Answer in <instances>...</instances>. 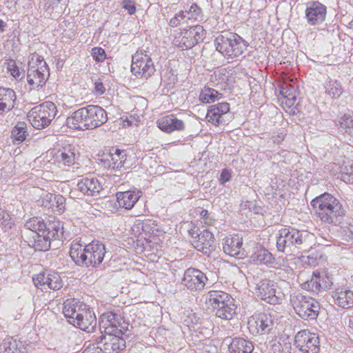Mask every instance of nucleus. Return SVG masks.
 Returning <instances> with one entry per match:
<instances>
[{
	"label": "nucleus",
	"instance_id": "nucleus-24",
	"mask_svg": "<svg viewBox=\"0 0 353 353\" xmlns=\"http://www.w3.org/2000/svg\"><path fill=\"white\" fill-rule=\"evenodd\" d=\"M242 245V238L239 237L238 235H234L232 236H227L224 239L223 249L225 254L231 256L241 259L245 255Z\"/></svg>",
	"mask_w": 353,
	"mask_h": 353
},
{
	"label": "nucleus",
	"instance_id": "nucleus-27",
	"mask_svg": "<svg viewBox=\"0 0 353 353\" xmlns=\"http://www.w3.org/2000/svg\"><path fill=\"white\" fill-rule=\"evenodd\" d=\"M214 243V235L208 230L200 232L198 239L192 243L194 247L204 254H210L213 250Z\"/></svg>",
	"mask_w": 353,
	"mask_h": 353
},
{
	"label": "nucleus",
	"instance_id": "nucleus-46",
	"mask_svg": "<svg viewBox=\"0 0 353 353\" xmlns=\"http://www.w3.org/2000/svg\"><path fill=\"white\" fill-rule=\"evenodd\" d=\"M188 21L187 15L185 14V10L183 8L180 12L176 13L173 17L170 19L169 25L175 28L183 23H185Z\"/></svg>",
	"mask_w": 353,
	"mask_h": 353
},
{
	"label": "nucleus",
	"instance_id": "nucleus-15",
	"mask_svg": "<svg viewBox=\"0 0 353 353\" xmlns=\"http://www.w3.org/2000/svg\"><path fill=\"white\" fill-rule=\"evenodd\" d=\"M327 7L319 1H310L305 4V17L310 26H319L325 20Z\"/></svg>",
	"mask_w": 353,
	"mask_h": 353
},
{
	"label": "nucleus",
	"instance_id": "nucleus-18",
	"mask_svg": "<svg viewBox=\"0 0 353 353\" xmlns=\"http://www.w3.org/2000/svg\"><path fill=\"white\" fill-rule=\"evenodd\" d=\"M97 340L104 353H119L125 347V341L121 334H105Z\"/></svg>",
	"mask_w": 353,
	"mask_h": 353
},
{
	"label": "nucleus",
	"instance_id": "nucleus-4",
	"mask_svg": "<svg viewBox=\"0 0 353 353\" xmlns=\"http://www.w3.org/2000/svg\"><path fill=\"white\" fill-rule=\"evenodd\" d=\"M63 313L68 321L73 325L87 332H92L97 325L94 313L87 308L85 304L73 300L64 303Z\"/></svg>",
	"mask_w": 353,
	"mask_h": 353
},
{
	"label": "nucleus",
	"instance_id": "nucleus-50",
	"mask_svg": "<svg viewBox=\"0 0 353 353\" xmlns=\"http://www.w3.org/2000/svg\"><path fill=\"white\" fill-rule=\"evenodd\" d=\"M92 55L97 62H102L106 58V53L102 48L94 47L92 49Z\"/></svg>",
	"mask_w": 353,
	"mask_h": 353
},
{
	"label": "nucleus",
	"instance_id": "nucleus-7",
	"mask_svg": "<svg viewBox=\"0 0 353 353\" xmlns=\"http://www.w3.org/2000/svg\"><path fill=\"white\" fill-rule=\"evenodd\" d=\"M57 106L52 101H46L32 108L28 118L34 128L41 129L48 126L57 114Z\"/></svg>",
	"mask_w": 353,
	"mask_h": 353
},
{
	"label": "nucleus",
	"instance_id": "nucleus-59",
	"mask_svg": "<svg viewBox=\"0 0 353 353\" xmlns=\"http://www.w3.org/2000/svg\"><path fill=\"white\" fill-rule=\"evenodd\" d=\"M285 135L283 133H278L276 135L273 136V141L277 144H280L284 140Z\"/></svg>",
	"mask_w": 353,
	"mask_h": 353
},
{
	"label": "nucleus",
	"instance_id": "nucleus-48",
	"mask_svg": "<svg viewBox=\"0 0 353 353\" xmlns=\"http://www.w3.org/2000/svg\"><path fill=\"white\" fill-rule=\"evenodd\" d=\"M17 349L16 341H12L10 339L4 340L3 342L0 344V353H14V350Z\"/></svg>",
	"mask_w": 353,
	"mask_h": 353
},
{
	"label": "nucleus",
	"instance_id": "nucleus-31",
	"mask_svg": "<svg viewBox=\"0 0 353 353\" xmlns=\"http://www.w3.org/2000/svg\"><path fill=\"white\" fill-rule=\"evenodd\" d=\"M228 350L230 353H257L252 343L243 338L232 339Z\"/></svg>",
	"mask_w": 353,
	"mask_h": 353
},
{
	"label": "nucleus",
	"instance_id": "nucleus-25",
	"mask_svg": "<svg viewBox=\"0 0 353 353\" xmlns=\"http://www.w3.org/2000/svg\"><path fill=\"white\" fill-rule=\"evenodd\" d=\"M230 111V104L227 102L218 103L217 104L209 106L206 114V119L208 122L214 125L218 126L223 121L222 116Z\"/></svg>",
	"mask_w": 353,
	"mask_h": 353
},
{
	"label": "nucleus",
	"instance_id": "nucleus-10",
	"mask_svg": "<svg viewBox=\"0 0 353 353\" xmlns=\"http://www.w3.org/2000/svg\"><path fill=\"white\" fill-rule=\"evenodd\" d=\"M275 320L269 312L254 314L248 320V329L253 335L267 334L273 330Z\"/></svg>",
	"mask_w": 353,
	"mask_h": 353
},
{
	"label": "nucleus",
	"instance_id": "nucleus-62",
	"mask_svg": "<svg viewBox=\"0 0 353 353\" xmlns=\"http://www.w3.org/2000/svg\"><path fill=\"white\" fill-rule=\"evenodd\" d=\"M200 214H201V216L203 218L205 219V218H206V216H208V210H202L201 211Z\"/></svg>",
	"mask_w": 353,
	"mask_h": 353
},
{
	"label": "nucleus",
	"instance_id": "nucleus-3",
	"mask_svg": "<svg viewBox=\"0 0 353 353\" xmlns=\"http://www.w3.org/2000/svg\"><path fill=\"white\" fill-rule=\"evenodd\" d=\"M318 217L324 223L335 225L341 223L345 210L340 201L329 193H323L311 201Z\"/></svg>",
	"mask_w": 353,
	"mask_h": 353
},
{
	"label": "nucleus",
	"instance_id": "nucleus-45",
	"mask_svg": "<svg viewBox=\"0 0 353 353\" xmlns=\"http://www.w3.org/2000/svg\"><path fill=\"white\" fill-rule=\"evenodd\" d=\"M54 197L55 194L45 192L37 202L38 205L43 206L48 209L52 208L54 207Z\"/></svg>",
	"mask_w": 353,
	"mask_h": 353
},
{
	"label": "nucleus",
	"instance_id": "nucleus-9",
	"mask_svg": "<svg viewBox=\"0 0 353 353\" xmlns=\"http://www.w3.org/2000/svg\"><path fill=\"white\" fill-rule=\"evenodd\" d=\"M131 71L139 79H148L155 71L154 62L150 55L143 50H138L132 57Z\"/></svg>",
	"mask_w": 353,
	"mask_h": 353
},
{
	"label": "nucleus",
	"instance_id": "nucleus-60",
	"mask_svg": "<svg viewBox=\"0 0 353 353\" xmlns=\"http://www.w3.org/2000/svg\"><path fill=\"white\" fill-rule=\"evenodd\" d=\"M119 160H120L119 158L116 157V154L114 152L113 154H112V163L110 165V167L112 168L113 170H117L116 168V166H114V165H116L117 164V163L119 162Z\"/></svg>",
	"mask_w": 353,
	"mask_h": 353
},
{
	"label": "nucleus",
	"instance_id": "nucleus-43",
	"mask_svg": "<svg viewBox=\"0 0 353 353\" xmlns=\"http://www.w3.org/2000/svg\"><path fill=\"white\" fill-rule=\"evenodd\" d=\"M43 226L44 225V221L40 220L37 217H33L30 219L24 224V228L26 230L23 234L28 235H32V232H41Z\"/></svg>",
	"mask_w": 353,
	"mask_h": 353
},
{
	"label": "nucleus",
	"instance_id": "nucleus-30",
	"mask_svg": "<svg viewBox=\"0 0 353 353\" xmlns=\"http://www.w3.org/2000/svg\"><path fill=\"white\" fill-rule=\"evenodd\" d=\"M334 303L343 308L353 306V292L343 288H337L332 294Z\"/></svg>",
	"mask_w": 353,
	"mask_h": 353
},
{
	"label": "nucleus",
	"instance_id": "nucleus-56",
	"mask_svg": "<svg viewBox=\"0 0 353 353\" xmlns=\"http://www.w3.org/2000/svg\"><path fill=\"white\" fill-rule=\"evenodd\" d=\"M94 90L97 94L99 95L103 94L105 91V88L101 82H95Z\"/></svg>",
	"mask_w": 353,
	"mask_h": 353
},
{
	"label": "nucleus",
	"instance_id": "nucleus-29",
	"mask_svg": "<svg viewBox=\"0 0 353 353\" xmlns=\"http://www.w3.org/2000/svg\"><path fill=\"white\" fill-rule=\"evenodd\" d=\"M89 121L90 129L101 126L108 120L106 112L99 105H90Z\"/></svg>",
	"mask_w": 353,
	"mask_h": 353
},
{
	"label": "nucleus",
	"instance_id": "nucleus-63",
	"mask_svg": "<svg viewBox=\"0 0 353 353\" xmlns=\"http://www.w3.org/2000/svg\"><path fill=\"white\" fill-rule=\"evenodd\" d=\"M350 325L351 327H353V316L352 319H350Z\"/></svg>",
	"mask_w": 353,
	"mask_h": 353
},
{
	"label": "nucleus",
	"instance_id": "nucleus-5",
	"mask_svg": "<svg viewBox=\"0 0 353 353\" xmlns=\"http://www.w3.org/2000/svg\"><path fill=\"white\" fill-rule=\"evenodd\" d=\"M216 50L227 59L241 56L249 46L248 41L234 32H226L219 35L214 40Z\"/></svg>",
	"mask_w": 353,
	"mask_h": 353
},
{
	"label": "nucleus",
	"instance_id": "nucleus-12",
	"mask_svg": "<svg viewBox=\"0 0 353 353\" xmlns=\"http://www.w3.org/2000/svg\"><path fill=\"white\" fill-rule=\"evenodd\" d=\"M256 294L261 299L270 304H277L284 296L276 283L269 279H263L257 284Z\"/></svg>",
	"mask_w": 353,
	"mask_h": 353
},
{
	"label": "nucleus",
	"instance_id": "nucleus-34",
	"mask_svg": "<svg viewBox=\"0 0 353 353\" xmlns=\"http://www.w3.org/2000/svg\"><path fill=\"white\" fill-rule=\"evenodd\" d=\"M55 159L58 163L65 166L73 165L75 162L74 148L69 145L59 150L55 154Z\"/></svg>",
	"mask_w": 353,
	"mask_h": 353
},
{
	"label": "nucleus",
	"instance_id": "nucleus-11",
	"mask_svg": "<svg viewBox=\"0 0 353 353\" xmlns=\"http://www.w3.org/2000/svg\"><path fill=\"white\" fill-rule=\"evenodd\" d=\"M294 345L303 353H319L320 351L319 336L308 330H303L296 333Z\"/></svg>",
	"mask_w": 353,
	"mask_h": 353
},
{
	"label": "nucleus",
	"instance_id": "nucleus-6",
	"mask_svg": "<svg viewBox=\"0 0 353 353\" xmlns=\"http://www.w3.org/2000/svg\"><path fill=\"white\" fill-rule=\"evenodd\" d=\"M49 76V69L43 57L36 52L30 54L27 81L30 90L42 87Z\"/></svg>",
	"mask_w": 353,
	"mask_h": 353
},
{
	"label": "nucleus",
	"instance_id": "nucleus-23",
	"mask_svg": "<svg viewBox=\"0 0 353 353\" xmlns=\"http://www.w3.org/2000/svg\"><path fill=\"white\" fill-rule=\"evenodd\" d=\"M75 190L81 195L96 196L102 190V186L97 178L85 177L78 181Z\"/></svg>",
	"mask_w": 353,
	"mask_h": 353
},
{
	"label": "nucleus",
	"instance_id": "nucleus-33",
	"mask_svg": "<svg viewBox=\"0 0 353 353\" xmlns=\"http://www.w3.org/2000/svg\"><path fill=\"white\" fill-rule=\"evenodd\" d=\"M236 308L234 299L232 297L230 301L226 300L223 305L215 310V315L221 319L230 320L236 314Z\"/></svg>",
	"mask_w": 353,
	"mask_h": 353
},
{
	"label": "nucleus",
	"instance_id": "nucleus-8",
	"mask_svg": "<svg viewBox=\"0 0 353 353\" xmlns=\"http://www.w3.org/2000/svg\"><path fill=\"white\" fill-rule=\"evenodd\" d=\"M99 327L105 334L121 335L128 330V323L124 320L120 310L117 309L102 314L99 318Z\"/></svg>",
	"mask_w": 353,
	"mask_h": 353
},
{
	"label": "nucleus",
	"instance_id": "nucleus-44",
	"mask_svg": "<svg viewBox=\"0 0 353 353\" xmlns=\"http://www.w3.org/2000/svg\"><path fill=\"white\" fill-rule=\"evenodd\" d=\"M341 179L345 183H353V166L350 161L344 162L339 167Z\"/></svg>",
	"mask_w": 353,
	"mask_h": 353
},
{
	"label": "nucleus",
	"instance_id": "nucleus-21",
	"mask_svg": "<svg viewBox=\"0 0 353 353\" xmlns=\"http://www.w3.org/2000/svg\"><path fill=\"white\" fill-rule=\"evenodd\" d=\"M24 244L37 251H47L50 248L51 240L42 232H32V235L22 234Z\"/></svg>",
	"mask_w": 353,
	"mask_h": 353
},
{
	"label": "nucleus",
	"instance_id": "nucleus-14",
	"mask_svg": "<svg viewBox=\"0 0 353 353\" xmlns=\"http://www.w3.org/2000/svg\"><path fill=\"white\" fill-rule=\"evenodd\" d=\"M208 279L200 270L190 268L187 269L182 279V284L191 292H200L205 288Z\"/></svg>",
	"mask_w": 353,
	"mask_h": 353
},
{
	"label": "nucleus",
	"instance_id": "nucleus-58",
	"mask_svg": "<svg viewBox=\"0 0 353 353\" xmlns=\"http://www.w3.org/2000/svg\"><path fill=\"white\" fill-rule=\"evenodd\" d=\"M188 232L190 236L196 240L199 236L201 231L199 228L194 227V228L190 229Z\"/></svg>",
	"mask_w": 353,
	"mask_h": 353
},
{
	"label": "nucleus",
	"instance_id": "nucleus-57",
	"mask_svg": "<svg viewBox=\"0 0 353 353\" xmlns=\"http://www.w3.org/2000/svg\"><path fill=\"white\" fill-rule=\"evenodd\" d=\"M9 220V214L0 209V225H6V222Z\"/></svg>",
	"mask_w": 353,
	"mask_h": 353
},
{
	"label": "nucleus",
	"instance_id": "nucleus-42",
	"mask_svg": "<svg viewBox=\"0 0 353 353\" xmlns=\"http://www.w3.org/2000/svg\"><path fill=\"white\" fill-rule=\"evenodd\" d=\"M340 131L353 134V116L344 114L336 123Z\"/></svg>",
	"mask_w": 353,
	"mask_h": 353
},
{
	"label": "nucleus",
	"instance_id": "nucleus-51",
	"mask_svg": "<svg viewBox=\"0 0 353 353\" xmlns=\"http://www.w3.org/2000/svg\"><path fill=\"white\" fill-rule=\"evenodd\" d=\"M82 353H104L102 347L98 344V340L95 343H89L84 345V349Z\"/></svg>",
	"mask_w": 353,
	"mask_h": 353
},
{
	"label": "nucleus",
	"instance_id": "nucleus-20",
	"mask_svg": "<svg viewBox=\"0 0 353 353\" xmlns=\"http://www.w3.org/2000/svg\"><path fill=\"white\" fill-rule=\"evenodd\" d=\"M332 285V279L325 272H314L310 281L303 285V288L313 293L329 290Z\"/></svg>",
	"mask_w": 353,
	"mask_h": 353
},
{
	"label": "nucleus",
	"instance_id": "nucleus-19",
	"mask_svg": "<svg viewBox=\"0 0 353 353\" xmlns=\"http://www.w3.org/2000/svg\"><path fill=\"white\" fill-rule=\"evenodd\" d=\"M205 31L203 26L196 25L190 27L189 29L182 32V37L179 42V47L182 50H188L193 48L199 41L203 39Z\"/></svg>",
	"mask_w": 353,
	"mask_h": 353
},
{
	"label": "nucleus",
	"instance_id": "nucleus-39",
	"mask_svg": "<svg viewBox=\"0 0 353 353\" xmlns=\"http://www.w3.org/2000/svg\"><path fill=\"white\" fill-rule=\"evenodd\" d=\"M325 93L332 99H338L343 92L341 83L335 79H330L324 84Z\"/></svg>",
	"mask_w": 353,
	"mask_h": 353
},
{
	"label": "nucleus",
	"instance_id": "nucleus-13",
	"mask_svg": "<svg viewBox=\"0 0 353 353\" xmlns=\"http://www.w3.org/2000/svg\"><path fill=\"white\" fill-rule=\"evenodd\" d=\"M294 309L297 314L305 320L315 319L320 310L319 303L311 297L297 295Z\"/></svg>",
	"mask_w": 353,
	"mask_h": 353
},
{
	"label": "nucleus",
	"instance_id": "nucleus-40",
	"mask_svg": "<svg viewBox=\"0 0 353 353\" xmlns=\"http://www.w3.org/2000/svg\"><path fill=\"white\" fill-rule=\"evenodd\" d=\"M223 97V94L210 87L205 86L201 91L199 99L203 103H214Z\"/></svg>",
	"mask_w": 353,
	"mask_h": 353
},
{
	"label": "nucleus",
	"instance_id": "nucleus-49",
	"mask_svg": "<svg viewBox=\"0 0 353 353\" xmlns=\"http://www.w3.org/2000/svg\"><path fill=\"white\" fill-rule=\"evenodd\" d=\"M7 68L10 74L16 79H21L24 75V70H20L14 60H9L7 63Z\"/></svg>",
	"mask_w": 353,
	"mask_h": 353
},
{
	"label": "nucleus",
	"instance_id": "nucleus-2",
	"mask_svg": "<svg viewBox=\"0 0 353 353\" xmlns=\"http://www.w3.org/2000/svg\"><path fill=\"white\" fill-rule=\"evenodd\" d=\"M313 234L307 230H299L293 227H285L279 230L276 248L280 252L292 254L299 250L307 251L312 248Z\"/></svg>",
	"mask_w": 353,
	"mask_h": 353
},
{
	"label": "nucleus",
	"instance_id": "nucleus-64",
	"mask_svg": "<svg viewBox=\"0 0 353 353\" xmlns=\"http://www.w3.org/2000/svg\"><path fill=\"white\" fill-rule=\"evenodd\" d=\"M281 346V345L279 343L278 345H276L275 347H278L279 350H280V347Z\"/></svg>",
	"mask_w": 353,
	"mask_h": 353
},
{
	"label": "nucleus",
	"instance_id": "nucleus-53",
	"mask_svg": "<svg viewBox=\"0 0 353 353\" xmlns=\"http://www.w3.org/2000/svg\"><path fill=\"white\" fill-rule=\"evenodd\" d=\"M121 5L130 14H133L136 11L135 3L132 0H123Z\"/></svg>",
	"mask_w": 353,
	"mask_h": 353
},
{
	"label": "nucleus",
	"instance_id": "nucleus-17",
	"mask_svg": "<svg viewBox=\"0 0 353 353\" xmlns=\"http://www.w3.org/2000/svg\"><path fill=\"white\" fill-rule=\"evenodd\" d=\"M33 283L37 288L41 290L47 288L57 290L63 286V281L59 274L51 272H43L32 278Z\"/></svg>",
	"mask_w": 353,
	"mask_h": 353
},
{
	"label": "nucleus",
	"instance_id": "nucleus-1",
	"mask_svg": "<svg viewBox=\"0 0 353 353\" xmlns=\"http://www.w3.org/2000/svg\"><path fill=\"white\" fill-rule=\"evenodd\" d=\"M105 253V245L98 240L86 243L77 238L70 244V256L76 265L81 267H99Z\"/></svg>",
	"mask_w": 353,
	"mask_h": 353
},
{
	"label": "nucleus",
	"instance_id": "nucleus-41",
	"mask_svg": "<svg viewBox=\"0 0 353 353\" xmlns=\"http://www.w3.org/2000/svg\"><path fill=\"white\" fill-rule=\"evenodd\" d=\"M183 8L185 10V14L188 20L201 21L203 19L202 10L196 3L192 2L190 5H184Z\"/></svg>",
	"mask_w": 353,
	"mask_h": 353
},
{
	"label": "nucleus",
	"instance_id": "nucleus-26",
	"mask_svg": "<svg viewBox=\"0 0 353 353\" xmlns=\"http://www.w3.org/2000/svg\"><path fill=\"white\" fill-rule=\"evenodd\" d=\"M41 232L46 238L52 240H60L63 236V224L54 217H51L44 222Z\"/></svg>",
	"mask_w": 353,
	"mask_h": 353
},
{
	"label": "nucleus",
	"instance_id": "nucleus-52",
	"mask_svg": "<svg viewBox=\"0 0 353 353\" xmlns=\"http://www.w3.org/2000/svg\"><path fill=\"white\" fill-rule=\"evenodd\" d=\"M299 259L303 265L307 266H315L317 264V258L313 254L302 255Z\"/></svg>",
	"mask_w": 353,
	"mask_h": 353
},
{
	"label": "nucleus",
	"instance_id": "nucleus-22",
	"mask_svg": "<svg viewBox=\"0 0 353 353\" xmlns=\"http://www.w3.org/2000/svg\"><path fill=\"white\" fill-rule=\"evenodd\" d=\"M158 128L163 132L170 134L174 131H183L185 123L174 114L162 117L157 121Z\"/></svg>",
	"mask_w": 353,
	"mask_h": 353
},
{
	"label": "nucleus",
	"instance_id": "nucleus-38",
	"mask_svg": "<svg viewBox=\"0 0 353 353\" xmlns=\"http://www.w3.org/2000/svg\"><path fill=\"white\" fill-rule=\"evenodd\" d=\"M28 134V127L26 123L19 122L11 131V138L15 145H18L24 141Z\"/></svg>",
	"mask_w": 353,
	"mask_h": 353
},
{
	"label": "nucleus",
	"instance_id": "nucleus-28",
	"mask_svg": "<svg viewBox=\"0 0 353 353\" xmlns=\"http://www.w3.org/2000/svg\"><path fill=\"white\" fill-rule=\"evenodd\" d=\"M15 101L13 90L0 87V115L10 111L14 107Z\"/></svg>",
	"mask_w": 353,
	"mask_h": 353
},
{
	"label": "nucleus",
	"instance_id": "nucleus-32",
	"mask_svg": "<svg viewBox=\"0 0 353 353\" xmlns=\"http://www.w3.org/2000/svg\"><path fill=\"white\" fill-rule=\"evenodd\" d=\"M116 196L119 206L126 210L132 208L140 196L139 192L131 191L119 192Z\"/></svg>",
	"mask_w": 353,
	"mask_h": 353
},
{
	"label": "nucleus",
	"instance_id": "nucleus-35",
	"mask_svg": "<svg viewBox=\"0 0 353 353\" xmlns=\"http://www.w3.org/2000/svg\"><path fill=\"white\" fill-rule=\"evenodd\" d=\"M231 298L232 296L229 294L223 291L210 290L206 296V303L211 305L214 310H216L223 305V302L226 300L230 301Z\"/></svg>",
	"mask_w": 353,
	"mask_h": 353
},
{
	"label": "nucleus",
	"instance_id": "nucleus-16",
	"mask_svg": "<svg viewBox=\"0 0 353 353\" xmlns=\"http://www.w3.org/2000/svg\"><path fill=\"white\" fill-rule=\"evenodd\" d=\"M90 105L81 108L74 111L70 117L66 119V125L72 130H90L89 114Z\"/></svg>",
	"mask_w": 353,
	"mask_h": 353
},
{
	"label": "nucleus",
	"instance_id": "nucleus-55",
	"mask_svg": "<svg viewBox=\"0 0 353 353\" xmlns=\"http://www.w3.org/2000/svg\"><path fill=\"white\" fill-rule=\"evenodd\" d=\"M54 206H56L59 210H63L65 208V198L61 195L55 194Z\"/></svg>",
	"mask_w": 353,
	"mask_h": 353
},
{
	"label": "nucleus",
	"instance_id": "nucleus-54",
	"mask_svg": "<svg viewBox=\"0 0 353 353\" xmlns=\"http://www.w3.org/2000/svg\"><path fill=\"white\" fill-rule=\"evenodd\" d=\"M231 177L232 174L230 170L228 169H223L221 173L219 182L221 184H225L226 182L230 181Z\"/></svg>",
	"mask_w": 353,
	"mask_h": 353
},
{
	"label": "nucleus",
	"instance_id": "nucleus-47",
	"mask_svg": "<svg viewBox=\"0 0 353 353\" xmlns=\"http://www.w3.org/2000/svg\"><path fill=\"white\" fill-rule=\"evenodd\" d=\"M116 157L119 158V162L115 165L117 169L123 168L125 170L130 168V163L128 162L127 154L125 150L116 149L115 150Z\"/></svg>",
	"mask_w": 353,
	"mask_h": 353
},
{
	"label": "nucleus",
	"instance_id": "nucleus-61",
	"mask_svg": "<svg viewBox=\"0 0 353 353\" xmlns=\"http://www.w3.org/2000/svg\"><path fill=\"white\" fill-rule=\"evenodd\" d=\"M7 26V23L4 22L2 19H0V33H2L5 31V28Z\"/></svg>",
	"mask_w": 353,
	"mask_h": 353
},
{
	"label": "nucleus",
	"instance_id": "nucleus-36",
	"mask_svg": "<svg viewBox=\"0 0 353 353\" xmlns=\"http://www.w3.org/2000/svg\"><path fill=\"white\" fill-rule=\"evenodd\" d=\"M279 92L284 99L285 101H283L286 106L290 108L294 105L296 100L297 92L295 87L286 82L282 83L279 85Z\"/></svg>",
	"mask_w": 353,
	"mask_h": 353
},
{
	"label": "nucleus",
	"instance_id": "nucleus-37",
	"mask_svg": "<svg viewBox=\"0 0 353 353\" xmlns=\"http://www.w3.org/2000/svg\"><path fill=\"white\" fill-rule=\"evenodd\" d=\"M252 261L256 264L270 265L272 264L275 259L272 254L265 248L256 249L252 254Z\"/></svg>",
	"mask_w": 353,
	"mask_h": 353
}]
</instances>
